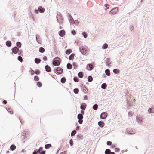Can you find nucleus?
I'll return each mask as SVG.
<instances>
[{
	"instance_id": "obj_1",
	"label": "nucleus",
	"mask_w": 154,
	"mask_h": 154,
	"mask_svg": "<svg viewBox=\"0 0 154 154\" xmlns=\"http://www.w3.org/2000/svg\"><path fill=\"white\" fill-rule=\"evenodd\" d=\"M61 62V59L58 57H57L53 59V64L54 66H58L60 64Z\"/></svg>"
},
{
	"instance_id": "obj_2",
	"label": "nucleus",
	"mask_w": 154,
	"mask_h": 154,
	"mask_svg": "<svg viewBox=\"0 0 154 154\" xmlns=\"http://www.w3.org/2000/svg\"><path fill=\"white\" fill-rule=\"evenodd\" d=\"M56 18L57 21L59 23L61 24L63 23V18L61 14L60 13L57 14V15Z\"/></svg>"
},
{
	"instance_id": "obj_3",
	"label": "nucleus",
	"mask_w": 154,
	"mask_h": 154,
	"mask_svg": "<svg viewBox=\"0 0 154 154\" xmlns=\"http://www.w3.org/2000/svg\"><path fill=\"white\" fill-rule=\"evenodd\" d=\"M88 48L87 46L83 47V46H81L79 47L80 51L81 53L85 55V54L87 51Z\"/></svg>"
},
{
	"instance_id": "obj_4",
	"label": "nucleus",
	"mask_w": 154,
	"mask_h": 154,
	"mask_svg": "<svg viewBox=\"0 0 154 154\" xmlns=\"http://www.w3.org/2000/svg\"><path fill=\"white\" fill-rule=\"evenodd\" d=\"M63 69L59 67L55 68H54V72L57 74H61L63 73Z\"/></svg>"
},
{
	"instance_id": "obj_5",
	"label": "nucleus",
	"mask_w": 154,
	"mask_h": 154,
	"mask_svg": "<svg viewBox=\"0 0 154 154\" xmlns=\"http://www.w3.org/2000/svg\"><path fill=\"white\" fill-rule=\"evenodd\" d=\"M28 133V131L24 130L23 132L21 133V137L22 139V141L23 143L25 142V141L24 140L25 138V137L26 136L27 134Z\"/></svg>"
},
{
	"instance_id": "obj_6",
	"label": "nucleus",
	"mask_w": 154,
	"mask_h": 154,
	"mask_svg": "<svg viewBox=\"0 0 154 154\" xmlns=\"http://www.w3.org/2000/svg\"><path fill=\"white\" fill-rule=\"evenodd\" d=\"M118 10V8L117 7L114 8L109 12V14L111 15H113L115 14Z\"/></svg>"
},
{
	"instance_id": "obj_7",
	"label": "nucleus",
	"mask_w": 154,
	"mask_h": 154,
	"mask_svg": "<svg viewBox=\"0 0 154 154\" xmlns=\"http://www.w3.org/2000/svg\"><path fill=\"white\" fill-rule=\"evenodd\" d=\"M94 65L92 63H89L87 64L86 69L88 71L92 70L94 67Z\"/></svg>"
},
{
	"instance_id": "obj_8",
	"label": "nucleus",
	"mask_w": 154,
	"mask_h": 154,
	"mask_svg": "<svg viewBox=\"0 0 154 154\" xmlns=\"http://www.w3.org/2000/svg\"><path fill=\"white\" fill-rule=\"evenodd\" d=\"M108 114L106 112H102L100 115V117L101 119H105L106 118Z\"/></svg>"
},
{
	"instance_id": "obj_9",
	"label": "nucleus",
	"mask_w": 154,
	"mask_h": 154,
	"mask_svg": "<svg viewBox=\"0 0 154 154\" xmlns=\"http://www.w3.org/2000/svg\"><path fill=\"white\" fill-rule=\"evenodd\" d=\"M125 133L129 135H132L134 133L132 130L130 128L127 129L126 130Z\"/></svg>"
},
{
	"instance_id": "obj_10",
	"label": "nucleus",
	"mask_w": 154,
	"mask_h": 154,
	"mask_svg": "<svg viewBox=\"0 0 154 154\" xmlns=\"http://www.w3.org/2000/svg\"><path fill=\"white\" fill-rule=\"evenodd\" d=\"M12 51L13 53L17 54L19 51V49L17 47L15 46L12 48Z\"/></svg>"
},
{
	"instance_id": "obj_11",
	"label": "nucleus",
	"mask_w": 154,
	"mask_h": 154,
	"mask_svg": "<svg viewBox=\"0 0 154 154\" xmlns=\"http://www.w3.org/2000/svg\"><path fill=\"white\" fill-rule=\"evenodd\" d=\"M136 119L137 122L139 124H142L143 122V118L142 117H136Z\"/></svg>"
},
{
	"instance_id": "obj_12",
	"label": "nucleus",
	"mask_w": 154,
	"mask_h": 154,
	"mask_svg": "<svg viewBox=\"0 0 154 154\" xmlns=\"http://www.w3.org/2000/svg\"><path fill=\"white\" fill-rule=\"evenodd\" d=\"M45 70L48 72H51V67L48 65L45 66Z\"/></svg>"
},
{
	"instance_id": "obj_13",
	"label": "nucleus",
	"mask_w": 154,
	"mask_h": 154,
	"mask_svg": "<svg viewBox=\"0 0 154 154\" xmlns=\"http://www.w3.org/2000/svg\"><path fill=\"white\" fill-rule=\"evenodd\" d=\"M65 32L64 30H62L59 32V35L61 37H63L65 35Z\"/></svg>"
},
{
	"instance_id": "obj_14",
	"label": "nucleus",
	"mask_w": 154,
	"mask_h": 154,
	"mask_svg": "<svg viewBox=\"0 0 154 154\" xmlns=\"http://www.w3.org/2000/svg\"><path fill=\"white\" fill-rule=\"evenodd\" d=\"M87 107L86 104L84 103H81L80 106V108L81 109L85 110Z\"/></svg>"
},
{
	"instance_id": "obj_15",
	"label": "nucleus",
	"mask_w": 154,
	"mask_h": 154,
	"mask_svg": "<svg viewBox=\"0 0 154 154\" xmlns=\"http://www.w3.org/2000/svg\"><path fill=\"white\" fill-rule=\"evenodd\" d=\"M38 9L40 13H43L45 11V9L44 8L42 7V6H40L38 7Z\"/></svg>"
},
{
	"instance_id": "obj_16",
	"label": "nucleus",
	"mask_w": 154,
	"mask_h": 154,
	"mask_svg": "<svg viewBox=\"0 0 154 154\" xmlns=\"http://www.w3.org/2000/svg\"><path fill=\"white\" fill-rule=\"evenodd\" d=\"M98 124L99 126L101 127H103L105 125V123L103 121H100L98 122Z\"/></svg>"
},
{
	"instance_id": "obj_17",
	"label": "nucleus",
	"mask_w": 154,
	"mask_h": 154,
	"mask_svg": "<svg viewBox=\"0 0 154 154\" xmlns=\"http://www.w3.org/2000/svg\"><path fill=\"white\" fill-rule=\"evenodd\" d=\"M6 45L8 47H11L12 45V43L11 41L9 40L6 41Z\"/></svg>"
},
{
	"instance_id": "obj_18",
	"label": "nucleus",
	"mask_w": 154,
	"mask_h": 154,
	"mask_svg": "<svg viewBox=\"0 0 154 154\" xmlns=\"http://www.w3.org/2000/svg\"><path fill=\"white\" fill-rule=\"evenodd\" d=\"M41 60L40 58H36L34 59L35 63L37 64H39L41 62Z\"/></svg>"
},
{
	"instance_id": "obj_19",
	"label": "nucleus",
	"mask_w": 154,
	"mask_h": 154,
	"mask_svg": "<svg viewBox=\"0 0 154 154\" xmlns=\"http://www.w3.org/2000/svg\"><path fill=\"white\" fill-rule=\"evenodd\" d=\"M78 77L80 78H82L84 76V74L83 72H80L78 74Z\"/></svg>"
},
{
	"instance_id": "obj_20",
	"label": "nucleus",
	"mask_w": 154,
	"mask_h": 154,
	"mask_svg": "<svg viewBox=\"0 0 154 154\" xmlns=\"http://www.w3.org/2000/svg\"><path fill=\"white\" fill-rule=\"evenodd\" d=\"M70 23H71L72 24H75L78 25L79 24V22L78 21V20H76L74 21V19L73 20H72V22Z\"/></svg>"
},
{
	"instance_id": "obj_21",
	"label": "nucleus",
	"mask_w": 154,
	"mask_h": 154,
	"mask_svg": "<svg viewBox=\"0 0 154 154\" xmlns=\"http://www.w3.org/2000/svg\"><path fill=\"white\" fill-rule=\"evenodd\" d=\"M105 73L106 75L108 76H110L111 75L110 71L109 69L105 70Z\"/></svg>"
},
{
	"instance_id": "obj_22",
	"label": "nucleus",
	"mask_w": 154,
	"mask_h": 154,
	"mask_svg": "<svg viewBox=\"0 0 154 154\" xmlns=\"http://www.w3.org/2000/svg\"><path fill=\"white\" fill-rule=\"evenodd\" d=\"M75 56L74 53L72 54L69 57V59L70 60H73L74 57Z\"/></svg>"
},
{
	"instance_id": "obj_23",
	"label": "nucleus",
	"mask_w": 154,
	"mask_h": 154,
	"mask_svg": "<svg viewBox=\"0 0 154 154\" xmlns=\"http://www.w3.org/2000/svg\"><path fill=\"white\" fill-rule=\"evenodd\" d=\"M72 52V50L71 49H68L66 50L65 51V53L67 55L69 54Z\"/></svg>"
},
{
	"instance_id": "obj_24",
	"label": "nucleus",
	"mask_w": 154,
	"mask_h": 154,
	"mask_svg": "<svg viewBox=\"0 0 154 154\" xmlns=\"http://www.w3.org/2000/svg\"><path fill=\"white\" fill-rule=\"evenodd\" d=\"M105 61L106 62V65L109 66V65L110 64V63H109V62L110 61V59L109 58H107Z\"/></svg>"
},
{
	"instance_id": "obj_25",
	"label": "nucleus",
	"mask_w": 154,
	"mask_h": 154,
	"mask_svg": "<svg viewBox=\"0 0 154 154\" xmlns=\"http://www.w3.org/2000/svg\"><path fill=\"white\" fill-rule=\"evenodd\" d=\"M98 105L97 104H94L93 106V109L94 110H96L98 109Z\"/></svg>"
},
{
	"instance_id": "obj_26",
	"label": "nucleus",
	"mask_w": 154,
	"mask_h": 154,
	"mask_svg": "<svg viewBox=\"0 0 154 154\" xmlns=\"http://www.w3.org/2000/svg\"><path fill=\"white\" fill-rule=\"evenodd\" d=\"M67 68L68 69H71L72 68V65L70 63H68L67 64Z\"/></svg>"
},
{
	"instance_id": "obj_27",
	"label": "nucleus",
	"mask_w": 154,
	"mask_h": 154,
	"mask_svg": "<svg viewBox=\"0 0 154 154\" xmlns=\"http://www.w3.org/2000/svg\"><path fill=\"white\" fill-rule=\"evenodd\" d=\"M107 86V85L106 83H103L101 85V88L103 89H105L106 88Z\"/></svg>"
},
{
	"instance_id": "obj_28",
	"label": "nucleus",
	"mask_w": 154,
	"mask_h": 154,
	"mask_svg": "<svg viewBox=\"0 0 154 154\" xmlns=\"http://www.w3.org/2000/svg\"><path fill=\"white\" fill-rule=\"evenodd\" d=\"M10 148L12 151L14 150L16 148V146L14 144H12L10 146Z\"/></svg>"
},
{
	"instance_id": "obj_29",
	"label": "nucleus",
	"mask_w": 154,
	"mask_h": 154,
	"mask_svg": "<svg viewBox=\"0 0 154 154\" xmlns=\"http://www.w3.org/2000/svg\"><path fill=\"white\" fill-rule=\"evenodd\" d=\"M108 47V45L107 43H104L102 46V48L103 49H106Z\"/></svg>"
},
{
	"instance_id": "obj_30",
	"label": "nucleus",
	"mask_w": 154,
	"mask_h": 154,
	"mask_svg": "<svg viewBox=\"0 0 154 154\" xmlns=\"http://www.w3.org/2000/svg\"><path fill=\"white\" fill-rule=\"evenodd\" d=\"M6 109L11 114H12L13 113V112L12 111H11V109L9 107H6Z\"/></svg>"
},
{
	"instance_id": "obj_31",
	"label": "nucleus",
	"mask_w": 154,
	"mask_h": 154,
	"mask_svg": "<svg viewBox=\"0 0 154 154\" xmlns=\"http://www.w3.org/2000/svg\"><path fill=\"white\" fill-rule=\"evenodd\" d=\"M39 52L41 53H43L45 52V49L42 47H40L39 48Z\"/></svg>"
},
{
	"instance_id": "obj_32",
	"label": "nucleus",
	"mask_w": 154,
	"mask_h": 154,
	"mask_svg": "<svg viewBox=\"0 0 154 154\" xmlns=\"http://www.w3.org/2000/svg\"><path fill=\"white\" fill-rule=\"evenodd\" d=\"M61 82L63 83H64L66 81V79L65 77H63L61 79Z\"/></svg>"
},
{
	"instance_id": "obj_33",
	"label": "nucleus",
	"mask_w": 154,
	"mask_h": 154,
	"mask_svg": "<svg viewBox=\"0 0 154 154\" xmlns=\"http://www.w3.org/2000/svg\"><path fill=\"white\" fill-rule=\"evenodd\" d=\"M16 45L17 47H18L19 48H20L21 47L22 44L20 42H17V43H16Z\"/></svg>"
},
{
	"instance_id": "obj_34",
	"label": "nucleus",
	"mask_w": 154,
	"mask_h": 154,
	"mask_svg": "<svg viewBox=\"0 0 154 154\" xmlns=\"http://www.w3.org/2000/svg\"><path fill=\"white\" fill-rule=\"evenodd\" d=\"M51 146V145L50 144H47L45 145V148L46 149H48Z\"/></svg>"
},
{
	"instance_id": "obj_35",
	"label": "nucleus",
	"mask_w": 154,
	"mask_h": 154,
	"mask_svg": "<svg viewBox=\"0 0 154 154\" xmlns=\"http://www.w3.org/2000/svg\"><path fill=\"white\" fill-rule=\"evenodd\" d=\"M127 101L126 102L127 103V109L128 110H129V109H130L131 108V105H130V104L129 103V102L128 100H127Z\"/></svg>"
},
{
	"instance_id": "obj_36",
	"label": "nucleus",
	"mask_w": 154,
	"mask_h": 154,
	"mask_svg": "<svg viewBox=\"0 0 154 154\" xmlns=\"http://www.w3.org/2000/svg\"><path fill=\"white\" fill-rule=\"evenodd\" d=\"M77 137L78 138V140H82L83 138L82 137H83V135H81V134H78L77 136Z\"/></svg>"
},
{
	"instance_id": "obj_37",
	"label": "nucleus",
	"mask_w": 154,
	"mask_h": 154,
	"mask_svg": "<svg viewBox=\"0 0 154 154\" xmlns=\"http://www.w3.org/2000/svg\"><path fill=\"white\" fill-rule=\"evenodd\" d=\"M111 152L110 150L109 149H106L105 151V154H110Z\"/></svg>"
},
{
	"instance_id": "obj_38",
	"label": "nucleus",
	"mask_w": 154,
	"mask_h": 154,
	"mask_svg": "<svg viewBox=\"0 0 154 154\" xmlns=\"http://www.w3.org/2000/svg\"><path fill=\"white\" fill-rule=\"evenodd\" d=\"M113 71V73L116 74H118L120 72V71L117 69H114Z\"/></svg>"
},
{
	"instance_id": "obj_39",
	"label": "nucleus",
	"mask_w": 154,
	"mask_h": 154,
	"mask_svg": "<svg viewBox=\"0 0 154 154\" xmlns=\"http://www.w3.org/2000/svg\"><path fill=\"white\" fill-rule=\"evenodd\" d=\"M82 35L85 38H86L88 36L87 33L85 32H82Z\"/></svg>"
},
{
	"instance_id": "obj_40",
	"label": "nucleus",
	"mask_w": 154,
	"mask_h": 154,
	"mask_svg": "<svg viewBox=\"0 0 154 154\" xmlns=\"http://www.w3.org/2000/svg\"><path fill=\"white\" fill-rule=\"evenodd\" d=\"M76 132H76V131L75 130L72 131L71 133V136L73 137L76 134Z\"/></svg>"
},
{
	"instance_id": "obj_41",
	"label": "nucleus",
	"mask_w": 154,
	"mask_h": 154,
	"mask_svg": "<svg viewBox=\"0 0 154 154\" xmlns=\"http://www.w3.org/2000/svg\"><path fill=\"white\" fill-rule=\"evenodd\" d=\"M88 81L89 82H91L93 80V78L91 76H89L88 78Z\"/></svg>"
},
{
	"instance_id": "obj_42",
	"label": "nucleus",
	"mask_w": 154,
	"mask_h": 154,
	"mask_svg": "<svg viewBox=\"0 0 154 154\" xmlns=\"http://www.w3.org/2000/svg\"><path fill=\"white\" fill-rule=\"evenodd\" d=\"M83 116L82 114H80V113L77 116L78 119H83Z\"/></svg>"
},
{
	"instance_id": "obj_43",
	"label": "nucleus",
	"mask_w": 154,
	"mask_h": 154,
	"mask_svg": "<svg viewBox=\"0 0 154 154\" xmlns=\"http://www.w3.org/2000/svg\"><path fill=\"white\" fill-rule=\"evenodd\" d=\"M72 65L74 67V69H76L78 66L77 63L75 62H73V63Z\"/></svg>"
},
{
	"instance_id": "obj_44",
	"label": "nucleus",
	"mask_w": 154,
	"mask_h": 154,
	"mask_svg": "<svg viewBox=\"0 0 154 154\" xmlns=\"http://www.w3.org/2000/svg\"><path fill=\"white\" fill-rule=\"evenodd\" d=\"M17 59L19 61L21 62H22L23 61V59L22 57L20 56H19L17 57Z\"/></svg>"
},
{
	"instance_id": "obj_45",
	"label": "nucleus",
	"mask_w": 154,
	"mask_h": 154,
	"mask_svg": "<svg viewBox=\"0 0 154 154\" xmlns=\"http://www.w3.org/2000/svg\"><path fill=\"white\" fill-rule=\"evenodd\" d=\"M148 111L150 113H153L154 112V110L152 108H149L148 110Z\"/></svg>"
},
{
	"instance_id": "obj_46",
	"label": "nucleus",
	"mask_w": 154,
	"mask_h": 154,
	"mask_svg": "<svg viewBox=\"0 0 154 154\" xmlns=\"http://www.w3.org/2000/svg\"><path fill=\"white\" fill-rule=\"evenodd\" d=\"M36 84L37 86L39 87H41L42 85V83L40 81H38L37 82Z\"/></svg>"
},
{
	"instance_id": "obj_47",
	"label": "nucleus",
	"mask_w": 154,
	"mask_h": 154,
	"mask_svg": "<svg viewBox=\"0 0 154 154\" xmlns=\"http://www.w3.org/2000/svg\"><path fill=\"white\" fill-rule=\"evenodd\" d=\"M68 17H69V22H71L72 20H73V18H72V16L69 14L68 15Z\"/></svg>"
},
{
	"instance_id": "obj_48",
	"label": "nucleus",
	"mask_w": 154,
	"mask_h": 154,
	"mask_svg": "<svg viewBox=\"0 0 154 154\" xmlns=\"http://www.w3.org/2000/svg\"><path fill=\"white\" fill-rule=\"evenodd\" d=\"M73 80L75 82H78L79 81V79L77 77L75 76L73 78Z\"/></svg>"
},
{
	"instance_id": "obj_49",
	"label": "nucleus",
	"mask_w": 154,
	"mask_h": 154,
	"mask_svg": "<svg viewBox=\"0 0 154 154\" xmlns=\"http://www.w3.org/2000/svg\"><path fill=\"white\" fill-rule=\"evenodd\" d=\"M79 90L78 88H75L73 89V92L75 94H78L79 92Z\"/></svg>"
},
{
	"instance_id": "obj_50",
	"label": "nucleus",
	"mask_w": 154,
	"mask_h": 154,
	"mask_svg": "<svg viewBox=\"0 0 154 154\" xmlns=\"http://www.w3.org/2000/svg\"><path fill=\"white\" fill-rule=\"evenodd\" d=\"M110 6V5L108 4H105V5H104V6L105 7H106V8H105V10H107V9H109V7Z\"/></svg>"
},
{
	"instance_id": "obj_51",
	"label": "nucleus",
	"mask_w": 154,
	"mask_h": 154,
	"mask_svg": "<svg viewBox=\"0 0 154 154\" xmlns=\"http://www.w3.org/2000/svg\"><path fill=\"white\" fill-rule=\"evenodd\" d=\"M40 36L38 34H36V39L37 42L38 43H39L38 39L39 38Z\"/></svg>"
},
{
	"instance_id": "obj_52",
	"label": "nucleus",
	"mask_w": 154,
	"mask_h": 154,
	"mask_svg": "<svg viewBox=\"0 0 154 154\" xmlns=\"http://www.w3.org/2000/svg\"><path fill=\"white\" fill-rule=\"evenodd\" d=\"M34 80L36 81H37L39 80V78L36 75L34 77Z\"/></svg>"
},
{
	"instance_id": "obj_53",
	"label": "nucleus",
	"mask_w": 154,
	"mask_h": 154,
	"mask_svg": "<svg viewBox=\"0 0 154 154\" xmlns=\"http://www.w3.org/2000/svg\"><path fill=\"white\" fill-rule=\"evenodd\" d=\"M35 73L37 75H39L40 73V71L39 69H36L35 70Z\"/></svg>"
},
{
	"instance_id": "obj_54",
	"label": "nucleus",
	"mask_w": 154,
	"mask_h": 154,
	"mask_svg": "<svg viewBox=\"0 0 154 154\" xmlns=\"http://www.w3.org/2000/svg\"><path fill=\"white\" fill-rule=\"evenodd\" d=\"M43 147H40L38 149H36L35 150L37 152L39 153V152H40V151H42L43 149Z\"/></svg>"
},
{
	"instance_id": "obj_55",
	"label": "nucleus",
	"mask_w": 154,
	"mask_h": 154,
	"mask_svg": "<svg viewBox=\"0 0 154 154\" xmlns=\"http://www.w3.org/2000/svg\"><path fill=\"white\" fill-rule=\"evenodd\" d=\"M83 91L85 93L88 92V89L86 87V88H84L83 89Z\"/></svg>"
},
{
	"instance_id": "obj_56",
	"label": "nucleus",
	"mask_w": 154,
	"mask_h": 154,
	"mask_svg": "<svg viewBox=\"0 0 154 154\" xmlns=\"http://www.w3.org/2000/svg\"><path fill=\"white\" fill-rule=\"evenodd\" d=\"M69 144L71 146H72L73 145V142L72 140L70 139L69 141Z\"/></svg>"
},
{
	"instance_id": "obj_57",
	"label": "nucleus",
	"mask_w": 154,
	"mask_h": 154,
	"mask_svg": "<svg viewBox=\"0 0 154 154\" xmlns=\"http://www.w3.org/2000/svg\"><path fill=\"white\" fill-rule=\"evenodd\" d=\"M29 72L31 73V75H34L35 73V71H34V70H33L32 69L31 70H30V71Z\"/></svg>"
},
{
	"instance_id": "obj_58",
	"label": "nucleus",
	"mask_w": 154,
	"mask_h": 154,
	"mask_svg": "<svg viewBox=\"0 0 154 154\" xmlns=\"http://www.w3.org/2000/svg\"><path fill=\"white\" fill-rule=\"evenodd\" d=\"M112 142L110 141H108L107 142V145L108 146H111L112 144Z\"/></svg>"
},
{
	"instance_id": "obj_59",
	"label": "nucleus",
	"mask_w": 154,
	"mask_h": 154,
	"mask_svg": "<svg viewBox=\"0 0 154 154\" xmlns=\"http://www.w3.org/2000/svg\"><path fill=\"white\" fill-rule=\"evenodd\" d=\"M71 33L73 35H75L76 34V32L75 30H73L71 31Z\"/></svg>"
},
{
	"instance_id": "obj_60",
	"label": "nucleus",
	"mask_w": 154,
	"mask_h": 154,
	"mask_svg": "<svg viewBox=\"0 0 154 154\" xmlns=\"http://www.w3.org/2000/svg\"><path fill=\"white\" fill-rule=\"evenodd\" d=\"M78 119V122L80 124H82L83 123V121L82 119Z\"/></svg>"
},
{
	"instance_id": "obj_61",
	"label": "nucleus",
	"mask_w": 154,
	"mask_h": 154,
	"mask_svg": "<svg viewBox=\"0 0 154 154\" xmlns=\"http://www.w3.org/2000/svg\"><path fill=\"white\" fill-rule=\"evenodd\" d=\"M120 150V148L118 147H116L115 149V151L116 152H118Z\"/></svg>"
},
{
	"instance_id": "obj_62",
	"label": "nucleus",
	"mask_w": 154,
	"mask_h": 154,
	"mask_svg": "<svg viewBox=\"0 0 154 154\" xmlns=\"http://www.w3.org/2000/svg\"><path fill=\"white\" fill-rule=\"evenodd\" d=\"M39 10H38V9H35L34 10V12L36 14H38L39 13Z\"/></svg>"
},
{
	"instance_id": "obj_63",
	"label": "nucleus",
	"mask_w": 154,
	"mask_h": 154,
	"mask_svg": "<svg viewBox=\"0 0 154 154\" xmlns=\"http://www.w3.org/2000/svg\"><path fill=\"white\" fill-rule=\"evenodd\" d=\"M84 110L81 109V113H80V114H82V115H83L84 114Z\"/></svg>"
},
{
	"instance_id": "obj_64",
	"label": "nucleus",
	"mask_w": 154,
	"mask_h": 154,
	"mask_svg": "<svg viewBox=\"0 0 154 154\" xmlns=\"http://www.w3.org/2000/svg\"><path fill=\"white\" fill-rule=\"evenodd\" d=\"M45 151H42L39 152L38 153V154H45Z\"/></svg>"
}]
</instances>
